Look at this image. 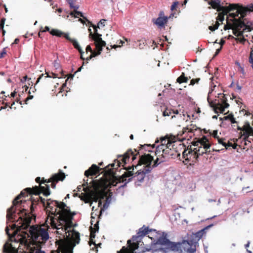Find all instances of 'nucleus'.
<instances>
[{
    "label": "nucleus",
    "mask_w": 253,
    "mask_h": 253,
    "mask_svg": "<svg viewBox=\"0 0 253 253\" xmlns=\"http://www.w3.org/2000/svg\"><path fill=\"white\" fill-rule=\"evenodd\" d=\"M40 200L45 208L46 214H48L46 222H49L53 229L59 230L61 229L66 232L68 229L73 227V219L76 214L75 212H72L69 207L63 202H58L56 200L48 199L46 201L42 197L39 196L36 199L31 198L28 201L30 204V212L33 214L34 208Z\"/></svg>",
    "instance_id": "1"
},
{
    "label": "nucleus",
    "mask_w": 253,
    "mask_h": 253,
    "mask_svg": "<svg viewBox=\"0 0 253 253\" xmlns=\"http://www.w3.org/2000/svg\"><path fill=\"white\" fill-rule=\"evenodd\" d=\"M18 209L19 211L16 214L15 219H12V222L16 221L19 222L17 225L14 224L12 225L11 228L14 230L16 228V231H20L22 230L27 229L29 227V233L25 231H22V235L21 237L19 239L20 244L28 243L27 238H31V243L32 245H36L38 247H41L42 245L44 244L49 238V234L48 233V229L49 226L48 225L49 222H46L40 226L33 225L30 226L31 222L32 216L36 218V215L29 212L28 211L24 208ZM17 211H16V212ZM7 219L9 220L7 218Z\"/></svg>",
    "instance_id": "2"
},
{
    "label": "nucleus",
    "mask_w": 253,
    "mask_h": 253,
    "mask_svg": "<svg viewBox=\"0 0 253 253\" xmlns=\"http://www.w3.org/2000/svg\"><path fill=\"white\" fill-rule=\"evenodd\" d=\"M139 152L135 154L131 149L128 150L123 155H119L118 159L115 160L114 163L108 165L105 169L106 170H111L113 173L112 179H115L118 183L125 182L124 185H121L119 187H124L126 183L130 181L132 178L139 182L143 181L146 174L149 173L151 171L149 167L146 169H143V170L139 169L134 175V165L131 167H125V165L128 161L130 156H132V160L134 161L136 159V156L139 154Z\"/></svg>",
    "instance_id": "3"
},
{
    "label": "nucleus",
    "mask_w": 253,
    "mask_h": 253,
    "mask_svg": "<svg viewBox=\"0 0 253 253\" xmlns=\"http://www.w3.org/2000/svg\"><path fill=\"white\" fill-rule=\"evenodd\" d=\"M65 178V174L61 170L57 173H55L48 179H44L37 177L35 181L40 184V186H35L33 188H26L23 190L21 193L15 197L12 202V206L7 210L6 218L8 220L15 219L16 211L17 208L22 209L24 207L22 204L26 201V200H21L22 198H26L28 195H35L39 196L41 193H42L45 196H48L50 194V186L55 189L57 183L59 181H63Z\"/></svg>",
    "instance_id": "4"
},
{
    "label": "nucleus",
    "mask_w": 253,
    "mask_h": 253,
    "mask_svg": "<svg viewBox=\"0 0 253 253\" xmlns=\"http://www.w3.org/2000/svg\"><path fill=\"white\" fill-rule=\"evenodd\" d=\"M103 172H104L103 178L100 180L92 179L90 182L91 186L83 188V190L84 193H82L79 197L85 203L92 204V201L97 202L99 198L104 199L107 196L105 190L117 185L116 181L111 178L113 173L111 170H106L105 169Z\"/></svg>",
    "instance_id": "5"
},
{
    "label": "nucleus",
    "mask_w": 253,
    "mask_h": 253,
    "mask_svg": "<svg viewBox=\"0 0 253 253\" xmlns=\"http://www.w3.org/2000/svg\"><path fill=\"white\" fill-rule=\"evenodd\" d=\"M157 243L167 250L178 253H195L196 251V241H193L191 238L183 240L182 242L174 243L170 242L167 236L159 237Z\"/></svg>",
    "instance_id": "6"
},
{
    "label": "nucleus",
    "mask_w": 253,
    "mask_h": 253,
    "mask_svg": "<svg viewBox=\"0 0 253 253\" xmlns=\"http://www.w3.org/2000/svg\"><path fill=\"white\" fill-rule=\"evenodd\" d=\"M229 29L233 30V34L237 37L235 40L237 42L244 44L246 39L244 37L243 34L246 32L251 31L253 29V24L247 19L244 18L234 19L233 23L228 22L227 24L224 25V30Z\"/></svg>",
    "instance_id": "7"
},
{
    "label": "nucleus",
    "mask_w": 253,
    "mask_h": 253,
    "mask_svg": "<svg viewBox=\"0 0 253 253\" xmlns=\"http://www.w3.org/2000/svg\"><path fill=\"white\" fill-rule=\"evenodd\" d=\"M227 10H221L219 12L218 15L216 18V20L221 24L224 20V16L227 15V24L228 22L233 23L234 19H238V18L243 19L246 14L244 9L243 5L239 3L230 4L227 8Z\"/></svg>",
    "instance_id": "8"
},
{
    "label": "nucleus",
    "mask_w": 253,
    "mask_h": 253,
    "mask_svg": "<svg viewBox=\"0 0 253 253\" xmlns=\"http://www.w3.org/2000/svg\"><path fill=\"white\" fill-rule=\"evenodd\" d=\"M148 232H154L156 234V235L155 237H151L152 240L151 245H160V244L157 243V240L159 239V237H162L165 236V237L167 236V234L165 233H161L156 231V230L154 229H149L148 227H146L144 225L142 227L139 228L138 232L137 233L135 236H133L132 238V240L134 243H137L139 244V245L142 246V244H140L141 242V240L143 237H144L146 235L148 234Z\"/></svg>",
    "instance_id": "9"
},
{
    "label": "nucleus",
    "mask_w": 253,
    "mask_h": 253,
    "mask_svg": "<svg viewBox=\"0 0 253 253\" xmlns=\"http://www.w3.org/2000/svg\"><path fill=\"white\" fill-rule=\"evenodd\" d=\"M218 95H221V98L220 99L210 101L208 98V101L210 106L213 108L215 113H218L219 112L220 113H223L225 109L228 108L229 104L227 103V99L225 94H219Z\"/></svg>",
    "instance_id": "10"
},
{
    "label": "nucleus",
    "mask_w": 253,
    "mask_h": 253,
    "mask_svg": "<svg viewBox=\"0 0 253 253\" xmlns=\"http://www.w3.org/2000/svg\"><path fill=\"white\" fill-rule=\"evenodd\" d=\"M192 145L195 147V151L198 155H203L207 153V150L210 147V144L209 143L208 139L205 137H203L201 139L192 143Z\"/></svg>",
    "instance_id": "11"
},
{
    "label": "nucleus",
    "mask_w": 253,
    "mask_h": 253,
    "mask_svg": "<svg viewBox=\"0 0 253 253\" xmlns=\"http://www.w3.org/2000/svg\"><path fill=\"white\" fill-rule=\"evenodd\" d=\"M195 149L192 145L188 146L187 149H184L182 153V157L184 159L186 164L189 163L190 165H191L197 161L198 157Z\"/></svg>",
    "instance_id": "12"
},
{
    "label": "nucleus",
    "mask_w": 253,
    "mask_h": 253,
    "mask_svg": "<svg viewBox=\"0 0 253 253\" xmlns=\"http://www.w3.org/2000/svg\"><path fill=\"white\" fill-rule=\"evenodd\" d=\"M93 28L94 30V34L92 33L90 29H88L90 32L89 37L94 41L96 49L97 50V52H100L101 53L102 50V47L105 46L106 45V42L105 41L102 40L101 38L102 35L97 33V30H96V27L95 25H93Z\"/></svg>",
    "instance_id": "13"
},
{
    "label": "nucleus",
    "mask_w": 253,
    "mask_h": 253,
    "mask_svg": "<svg viewBox=\"0 0 253 253\" xmlns=\"http://www.w3.org/2000/svg\"><path fill=\"white\" fill-rule=\"evenodd\" d=\"M153 157L154 156L152 155L151 154H144L142 155L139 157L137 165L134 166L135 168L136 169L138 166L146 165V166L144 167L143 169H146V168L149 167L150 171H151L152 169L154 168L153 167V166H151V163L154 160Z\"/></svg>",
    "instance_id": "14"
},
{
    "label": "nucleus",
    "mask_w": 253,
    "mask_h": 253,
    "mask_svg": "<svg viewBox=\"0 0 253 253\" xmlns=\"http://www.w3.org/2000/svg\"><path fill=\"white\" fill-rule=\"evenodd\" d=\"M197 129L198 127L196 125L191 124L186 127H183L182 130L177 133L176 139L179 141H182L186 139L187 137L186 134L188 133H193L195 131L197 130Z\"/></svg>",
    "instance_id": "15"
},
{
    "label": "nucleus",
    "mask_w": 253,
    "mask_h": 253,
    "mask_svg": "<svg viewBox=\"0 0 253 253\" xmlns=\"http://www.w3.org/2000/svg\"><path fill=\"white\" fill-rule=\"evenodd\" d=\"M20 244L18 241L11 240L10 243H5L3 246V251L6 253H17Z\"/></svg>",
    "instance_id": "16"
},
{
    "label": "nucleus",
    "mask_w": 253,
    "mask_h": 253,
    "mask_svg": "<svg viewBox=\"0 0 253 253\" xmlns=\"http://www.w3.org/2000/svg\"><path fill=\"white\" fill-rule=\"evenodd\" d=\"M163 157L165 159V161L170 159H175L180 156V154L177 151L173 149L172 147H169L166 148L165 149H163Z\"/></svg>",
    "instance_id": "17"
},
{
    "label": "nucleus",
    "mask_w": 253,
    "mask_h": 253,
    "mask_svg": "<svg viewBox=\"0 0 253 253\" xmlns=\"http://www.w3.org/2000/svg\"><path fill=\"white\" fill-rule=\"evenodd\" d=\"M162 150V147L157 146L155 151L152 152L157 156L156 159L154 161L153 167H156L161 163L165 162V159L163 157L164 156L162 155L163 154Z\"/></svg>",
    "instance_id": "18"
},
{
    "label": "nucleus",
    "mask_w": 253,
    "mask_h": 253,
    "mask_svg": "<svg viewBox=\"0 0 253 253\" xmlns=\"http://www.w3.org/2000/svg\"><path fill=\"white\" fill-rule=\"evenodd\" d=\"M176 137L174 136V139H172L168 137V136H166L164 137H161L160 138V145H158V147H162V149H165L166 148L169 147H173L174 145L173 143L175 142V139Z\"/></svg>",
    "instance_id": "19"
},
{
    "label": "nucleus",
    "mask_w": 253,
    "mask_h": 253,
    "mask_svg": "<svg viewBox=\"0 0 253 253\" xmlns=\"http://www.w3.org/2000/svg\"><path fill=\"white\" fill-rule=\"evenodd\" d=\"M212 225H210L209 226H207V227H205L203 229L199 230V231L197 232L196 233L193 234L190 238L193 241H196V245H198V241L200 240L201 238H202V237L205 235L206 233V231L208 229H209L210 227H211Z\"/></svg>",
    "instance_id": "20"
},
{
    "label": "nucleus",
    "mask_w": 253,
    "mask_h": 253,
    "mask_svg": "<svg viewBox=\"0 0 253 253\" xmlns=\"http://www.w3.org/2000/svg\"><path fill=\"white\" fill-rule=\"evenodd\" d=\"M102 169L101 168H100L97 165L93 164L87 170L85 171L84 175L87 177H88L89 176H94L100 172V171Z\"/></svg>",
    "instance_id": "21"
},
{
    "label": "nucleus",
    "mask_w": 253,
    "mask_h": 253,
    "mask_svg": "<svg viewBox=\"0 0 253 253\" xmlns=\"http://www.w3.org/2000/svg\"><path fill=\"white\" fill-rule=\"evenodd\" d=\"M61 76L60 77H58V75L57 74L51 73V75H49L48 73L46 72L45 74H42L38 78L37 81L35 84L36 85L37 84H38L41 80L42 79H46L47 78H63L64 77H65L66 75L64 73V71L62 70L60 72Z\"/></svg>",
    "instance_id": "22"
},
{
    "label": "nucleus",
    "mask_w": 253,
    "mask_h": 253,
    "mask_svg": "<svg viewBox=\"0 0 253 253\" xmlns=\"http://www.w3.org/2000/svg\"><path fill=\"white\" fill-rule=\"evenodd\" d=\"M163 12H161L160 16L156 19H153V21L154 24L157 25L159 28H163L165 27V25L168 22V18L167 16H162Z\"/></svg>",
    "instance_id": "23"
},
{
    "label": "nucleus",
    "mask_w": 253,
    "mask_h": 253,
    "mask_svg": "<svg viewBox=\"0 0 253 253\" xmlns=\"http://www.w3.org/2000/svg\"><path fill=\"white\" fill-rule=\"evenodd\" d=\"M4 93H5V92L3 91H2L0 92V94H2V97L0 96V97L2 98V104L4 105V106H1L0 110L6 109L8 106L10 108H12L13 106L15 104L14 101H13L10 106L9 105L10 103L8 102L7 101H8V98H10V97H9V95H7V96L5 95L4 94Z\"/></svg>",
    "instance_id": "24"
},
{
    "label": "nucleus",
    "mask_w": 253,
    "mask_h": 253,
    "mask_svg": "<svg viewBox=\"0 0 253 253\" xmlns=\"http://www.w3.org/2000/svg\"><path fill=\"white\" fill-rule=\"evenodd\" d=\"M220 1L219 0H211L209 4L214 9H216L217 11L220 12L221 10H227L228 6H221L220 4Z\"/></svg>",
    "instance_id": "25"
},
{
    "label": "nucleus",
    "mask_w": 253,
    "mask_h": 253,
    "mask_svg": "<svg viewBox=\"0 0 253 253\" xmlns=\"http://www.w3.org/2000/svg\"><path fill=\"white\" fill-rule=\"evenodd\" d=\"M127 243L129 248H126L125 253H136V252L135 251L139 248L140 245H139V244L134 242L131 243L130 240H128Z\"/></svg>",
    "instance_id": "26"
},
{
    "label": "nucleus",
    "mask_w": 253,
    "mask_h": 253,
    "mask_svg": "<svg viewBox=\"0 0 253 253\" xmlns=\"http://www.w3.org/2000/svg\"><path fill=\"white\" fill-rule=\"evenodd\" d=\"M175 114L177 115V117L181 118V114H178V110H173L171 109L167 108L163 112V116L164 117L166 116H171V118L172 119L174 117H176Z\"/></svg>",
    "instance_id": "27"
},
{
    "label": "nucleus",
    "mask_w": 253,
    "mask_h": 253,
    "mask_svg": "<svg viewBox=\"0 0 253 253\" xmlns=\"http://www.w3.org/2000/svg\"><path fill=\"white\" fill-rule=\"evenodd\" d=\"M70 15L73 16H74L75 17H78V16L83 17L84 19H85L86 21H87L88 23L93 27V25L89 21H88L85 17H84L83 14L81 12L77 11V9H74L73 11L71 12Z\"/></svg>",
    "instance_id": "28"
},
{
    "label": "nucleus",
    "mask_w": 253,
    "mask_h": 253,
    "mask_svg": "<svg viewBox=\"0 0 253 253\" xmlns=\"http://www.w3.org/2000/svg\"><path fill=\"white\" fill-rule=\"evenodd\" d=\"M155 147V145H151L150 144H144V145H140L139 147V151H141L144 149L145 151H148L149 152H153L151 150V149H153Z\"/></svg>",
    "instance_id": "29"
},
{
    "label": "nucleus",
    "mask_w": 253,
    "mask_h": 253,
    "mask_svg": "<svg viewBox=\"0 0 253 253\" xmlns=\"http://www.w3.org/2000/svg\"><path fill=\"white\" fill-rule=\"evenodd\" d=\"M72 238L74 241V242L77 244H78L80 240V236L79 232L73 230H72Z\"/></svg>",
    "instance_id": "30"
},
{
    "label": "nucleus",
    "mask_w": 253,
    "mask_h": 253,
    "mask_svg": "<svg viewBox=\"0 0 253 253\" xmlns=\"http://www.w3.org/2000/svg\"><path fill=\"white\" fill-rule=\"evenodd\" d=\"M188 81L187 77H185V74L182 73L181 75L177 79L176 81L179 84L187 83Z\"/></svg>",
    "instance_id": "31"
},
{
    "label": "nucleus",
    "mask_w": 253,
    "mask_h": 253,
    "mask_svg": "<svg viewBox=\"0 0 253 253\" xmlns=\"http://www.w3.org/2000/svg\"><path fill=\"white\" fill-rule=\"evenodd\" d=\"M71 42L72 43L74 48L77 49L79 51L80 53H84V52L82 50L81 47L80 46L79 43L76 40L73 39V40H72Z\"/></svg>",
    "instance_id": "32"
},
{
    "label": "nucleus",
    "mask_w": 253,
    "mask_h": 253,
    "mask_svg": "<svg viewBox=\"0 0 253 253\" xmlns=\"http://www.w3.org/2000/svg\"><path fill=\"white\" fill-rule=\"evenodd\" d=\"M50 33L53 36H56L58 37H61L64 34L63 32L57 29H52L50 31Z\"/></svg>",
    "instance_id": "33"
},
{
    "label": "nucleus",
    "mask_w": 253,
    "mask_h": 253,
    "mask_svg": "<svg viewBox=\"0 0 253 253\" xmlns=\"http://www.w3.org/2000/svg\"><path fill=\"white\" fill-rule=\"evenodd\" d=\"M243 7H244V9L245 10L246 15L248 14V13H249L253 11V4H249L246 6H243Z\"/></svg>",
    "instance_id": "34"
},
{
    "label": "nucleus",
    "mask_w": 253,
    "mask_h": 253,
    "mask_svg": "<svg viewBox=\"0 0 253 253\" xmlns=\"http://www.w3.org/2000/svg\"><path fill=\"white\" fill-rule=\"evenodd\" d=\"M221 24L219 21H217V20L215 21V24H214L213 26H210L209 27V30H210L211 31H214L215 30L217 29L220 24Z\"/></svg>",
    "instance_id": "35"
},
{
    "label": "nucleus",
    "mask_w": 253,
    "mask_h": 253,
    "mask_svg": "<svg viewBox=\"0 0 253 253\" xmlns=\"http://www.w3.org/2000/svg\"><path fill=\"white\" fill-rule=\"evenodd\" d=\"M5 21V19L4 18H1L0 21V31H2L3 36L4 35L5 33V30L3 29Z\"/></svg>",
    "instance_id": "36"
},
{
    "label": "nucleus",
    "mask_w": 253,
    "mask_h": 253,
    "mask_svg": "<svg viewBox=\"0 0 253 253\" xmlns=\"http://www.w3.org/2000/svg\"><path fill=\"white\" fill-rule=\"evenodd\" d=\"M68 3L70 5V7L71 8H73L74 9H78L79 8V6L78 5L74 4V0H67Z\"/></svg>",
    "instance_id": "37"
},
{
    "label": "nucleus",
    "mask_w": 253,
    "mask_h": 253,
    "mask_svg": "<svg viewBox=\"0 0 253 253\" xmlns=\"http://www.w3.org/2000/svg\"><path fill=\"white\" fill-rule=\"evenodd\" d=\"M86 186H91V184L90 185H88V182H87V181H86V182H84V184H83L82 185H80V186H78V187H77L78 191H79V192L82 191L83 190V188L85 187Z\"/></svg>",
    "instance_id": "38"
},
{
    "label": "nucleus",
    "mask_w": 253,
    "mask_h": 253,
    "mask_svg": "<svg viewBox=\"0 0 253 253\" xmlns=\"http://www.w3.org/2000/svg\"><path fill=\"white\" fill-rule=\"evenodd\" d=\"M88 244L90 246H91L92 244L94 245V248H93L92 249V250H94V248L96 249L95 250V252L96 253H97L98 252V250L97 249V246H96V244L95 243V241H94L93 239H92V238H90L89 239V242H88Z\"/></svg>",
    "instance_id": "39"
},
{
    "label": "nucleus",
    "mask_w": 253,
    "mask_h": 253,
    "mask_svg": "<svg viewBox=\"0 0 253 253\" xmlns=\"http://www.w3.org/2000/svg\"><path fill=\"white\" fill-rule=\"evenodd\" d=\"M250 63L252 64V67L253 69V49L252 48L250 52V57L249 59Z\"/></svg>",
    "instance_id": "40"
},
{
    "label": "nucleus",
    "mask_w": 253,
    "mask_h": 253,
    "mask_svg": "<svg viewBox=\"0 0 253 253\" xmlns=\"http://www.w3.org/2000/svg\"><path fill=\"white\" fill-rule=\"evenodd\" d=\"M125 43V42L122 40H120L119 41V45H116V44H114L113 45H111V48H115L116 49V48L118 47H121V46H122L123 45V44Z\"/></svg>",
    "instance_id": "41"
},
{
    "label": "nucleus",
    "mask_w": 253,
    "mask_h": 253,
    "mask_svg": "<svg viewBox=\"0 0 253 253\" xmlns=\"http://www.w3.org/2000/svg\"><path fill=\"white\" fill-rule=\"evenodd\" d=\"M90 238L94 239L95 237V233L96 231L93 230V228L90 227Z\"/></svg>",
    "instance_id": "42"
},
{
    "label": "nucleus",
    "mask_w": 253,
    "mask_h": 253,
    "mask_svg": "<svg viewBox=\"0 0 253 253\" xmlns=\"http://www.w3.org/2000/svg\"><path fill=\"white\" fill-rule=\"evenodd\" d=\"M178 4H179V2L178 1L173 2L171 6V8H170L171 10L173 11L174 10H175L176 7H177Z\"/></svg>",
    "instance_id": "43"
},
{
    "label": "nucleus",
    "mask_w": 253,
    "mask_h": 253,
    "mask_svg": "<svg viewBox=\"0 0 253 253\" xmlns=\"http://www.w3.org/2000/svg\"><path fill=\"white\" fill-rule=\"evenodd\" d=\"M106 21V20L105 19H101V20H100V21L99 22V23L98 24L97 26H95L96 27V29L97 28H99V26H105V23Z\"/></svg>",
    "instance_id": "44"
},
{
    "label": "nucleus",
    "mask_w": 253,
    "mask_h": 253,
    "mask_svg": "<svg viewBox=\"0 0 253 253\" xmlns=\"http://www.w3.org/2000/svg\"><path fill=\"white\" fill-rule=\"evenodd\" d=\"M200 80V78L193 79L191 80L190 84L193 85L195 84H198Z\"/></svg>",
    "instance_id": "45"
},
{
    "label": "nucleus",
    "mask_w": 253,
    "mask_h": 253,
    "mask_svg": "<svg viewBox=\"0 0 253 253\" xmlns=\"http://www.w3.org/2000/svg\"><path fill=\"white\" fill-rule=\"evenodd\" d=\"M6 48H3L2 51L0 53V58H3L6 54Z\"/></svg>",
    "instance_id": "46"
},
{
    "label": "nucleus",
    "mask_w": 253,
    "mask_h": 253,
    "mask_svg": "<svg viewBox=\"0 0 253 253\" xmlns=\"http://www.w3.org/2000/svg\"><path fill=\"white\" fill-rule=\"evenodd\" d=\"M250 188V186L243 187L242 189L241 192L243 194H245V192H246V193H249V192H251V193L253 192V190H251V191H246L247 189H249Z\"/></svg>",
    "instance_id": "47"
},
{
    "label": "nucleus",
    "mask_w": 253,
    "mask_h": 253,
    "mask_svg": "<svg viewBox=\"0 0 253 253\" xmlns=\"http://www.w3.org/2000/svg\"><path fill=\"white\" fill-rule=\"evenodd\" d=\"M232 116V114H230L227 116H224L223 118H220V119L222 120H224V121H227V120L230 121Z\"/></svg>",
    "instance_id": "48"
},
{
    "label": "nucleus",
    "mask_w": 253,
    "mask_h": 253,
    "mask_svg": "<svg viewBox=\"0 0 253 253\" xmlns=\"http://www.w3.org/2000/svg\"><path fill=\"white\" fill-rule=\"evenodd\" d=\"M91 52L90 55L92 57H94L100 54V52H97L94 50H92V52Z\"/></svg>",
    "instance_id": "49"
},
{
    "label": "nucleus",
    "mask_w": 253,
    "mask_h": 253,
    "mask_svg": "<svg viewBox=\"0 0 253 253\" xmlns=\"http://www.w3.org/2000/svg\"><path fill=\"white\" fill-rule=\"evenodd\" d=\"M108 208V205L106 203H104L103 205V207L101 208L100 211V215H101L102 211H103L105 209H107Z\"/></svg>",
    "instance_id": "50"
},
{
    "label": "nucleus",
    "mask_w": 253,
    "mask_h": 253,
    "mask_svg": "<svg viewBox=\"0 0 253 253\" xmlns=\"http://www.w3.org/2000/svg\"><path fill=\"white\" fill-rule=\"evenodd\" d=\"M217 140L219 144H222L223 146H224L225 142L224 141L225 140L224 138H220L219 137L218 138Z\"/></svg>",
    "instance_id": "51"
},
{
    "label": "nucleus",
    "mask_w": 253,
    "mask_h": 253,
    "mask_svg": "<svg viewBox=\"0 0 253 253\" xmlns=\"http://www.w3.org/2000/svg\"><path fill=\"white\" fill-rule=\"evenodd\" d=\"M62 36H64V37L67 40H68L69 41H70V42H72V40H73V39H71L69 36L68 35V34H65V33H64L63 35Z\"/></svg>",
    "instance_id": "52"
},
{
    "label": "nucleus",
    "mask_w": 253,
    "mask_h": 253,
    "mask_svg": "<svg viewBox=\"0 0 253 253\" xmlns=\"http://www.w3.org/2000/svg\"><path fill=\"white\" fill-rule=\"evenodd\" d=\"M50 29L48 27V26H45V28H44V30H42V31H40V32L39 33V36L40 37H41V32H46V31H48L50 32Z\"/></svg>",
    "instance_id": "53"
},
{
    "label": "nucleus",
    "mask_w": 253,
    "mask_h": 253,
    "mask_svg": "<svg viewBox=\"0 0 253 253\" xmlns=\"http://www.w3.org/2000/svg\"><path fill=\"white\" fill-rule=\"evenodd\" d=\"M31 92H30V90L29 91V95L26 98V100H25V102H26V103L27 104V101L30 99H32L33 98V95H31Z\"/></svg>",
    "instance_id": "54"
},
{
    "label": "nucleus",
    "mask_w": 253,
    "mask_h": 253,
    "mask_svg": "<svg viewBox=\"0 0 253 253\" xmlns=\"http://www.w3.org/2000/svg\"><path fill=\"white\" fill-rule=\"evenodd\" d=\"M232 146V143L228 141L227 143L225 142L224 147L226 149H228L229 147Z\"/></svg>",
    "instance_id": "55"
},
{
    "label": "nucleus",
    "mask_w": 253,
    "mask_h": 253,
    "mask_svg": "<svg viewBox=\"0 0 253 253\" xmlns=\"http://www.w3.org/2000/svg\"><path fill=\"white\" fill-rule=\"evenodd\" d=\"M28 79V81L31 80V78H28L27 76H25L23 77V78L21 80V82L22 83H24L26 81V80Z\"/></svg>",
    "instance_id": "56"
},
{
    "label": "nucleus",
    "mask_w": 253,
    "mask_h": 253,
    "mask_svg": "<svg viewBox=\"0 0 253 253\" xmlns=\"http://www.w3.org/2000/svg\"><path fill=\"white\" fill-rule=\"evenodd\" d=\"M212 135L215 138L218 139V138H219V137L217 135V130H213Z\"/></svg>",
    "instance_id": "57"
},
{
    "label": "nucleus",
    "mask_w": 253,
    "mask_h": 253,
    "mask_svg": "<svg viewBox=\"0 0 253 253\" xmlns=\"http://www.w3.org/2000/svg\"><path fill=\"white\" fill-rule=\"evenodd\" d=\"M230 122H231V124H237V122L236 121L233 114L231 118V120H230Z\"/></svg>",
    "instance_id": "58"
},
{
    "label": "nucleus",
    "mask_w": 253,
    "mask_h": 253,
    "mask_svg": "<svg viewBox=\"0 0 253 253\" xmlns=\"http://www.w3.org/2000/svg\"><path fill=\"white\" fill-rule=\"evenodd\" d=\"M126 248H125V247H123L122 249L119 251H118V253H126Z\"/></svg>",
    "instance_id": "59"
},
{
    "label": "nucleus",
    "mask_w": 253,
    "mask_h": 253,
    "mask_svg": "<svg viewBox=\"0 0 253 253\" xmlns=\"http://www.w3.org/2000/svg\"><path fill=\"white\" fill-rule=\"evenodd\" d=\"M86 52H87L88 51L92 52V49L91 47V46L89 45H88L86 47Z\"/></svg>",
    "instance_id": "60"
},
{
    "label": "nucleus",
    "mask_w": 253,
    "mask_h": 253,
    "mask_svg": "<svg viewBox=\"0 0 253 253\" xmlns=\"http://www.w3.org/2000/svg\"><path fill=\"white\" fill-rule=\"evenodd\" d=\"M148 234H149V235H148V237L149 238H151V237H155L156 235V234L154 232H152V233L151 232H148Z\"/></svg>",
    "instance_id": "61"
},
{
    "label": "nucleus",
    "mask_w": 253,
    "mask_h": 253,
    "mask_svg": "<svg viewBox=\"0 0 253 253\" xmlns=\"http://www.w3.org/2000/svg\"><path fill=\"white\" fill-rule=\"evenodd\" d=\"M151 249V247L147 246V247H145V250H142L141 251H140V252L143 253V252H145L146 251H149Z\"/></svg>",
    "instance_id": "62"
},
{
    "label": "nucleus",
    "mask_w": 253,
    "mask_h": 253,
    "mask_svg": "<svg viewBox=\"0 0 253 253\" xmlns=\"http://www.w3.org/2000/svg\"><path fill=\"white\" fill-rule=\"evenodd\" d=\"M98 229H99V226L98 225V224H95L94 226V228H93V230H95V231H98Z\"/></svg>",
    "instance_id": "63"
},
{
    "label": "nucleus",
    "mask_w": 253,
    "mask_h": 253,
    "mask_svg": "<svg viewBox=\"0 0 253 253\" xmlns=\"http://www.w3.org/2000/svg\"><path fill=\"white\" fill-rule=\"evenodd\" d=\"M221 49H222L221 46H220V48H219L217 49H216V52H215V55H214V56H216V55H217V54H219V53L220 52V51H221Z\"/></svg>",
    "instance_id": "64"
}]
</instances>
